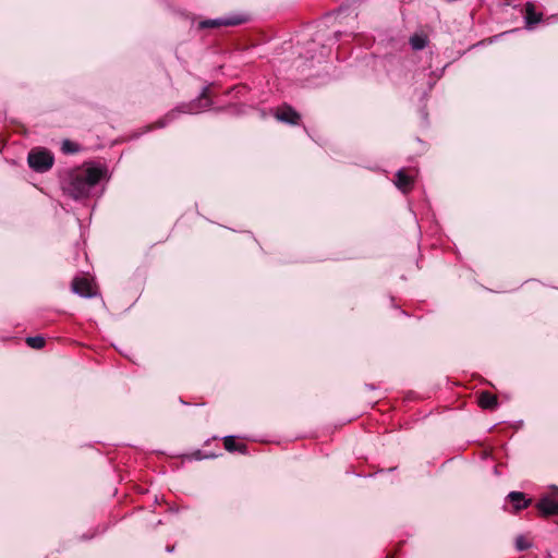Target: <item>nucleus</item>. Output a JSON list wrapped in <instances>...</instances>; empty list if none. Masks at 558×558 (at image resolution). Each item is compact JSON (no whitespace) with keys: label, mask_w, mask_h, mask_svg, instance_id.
Instances as JSON below:
<instances>
[{"label":"nucleus","mask_w":558,"mask_h":558,"mask_svg":"<svg viewBox=\"0 0 558 558\" xmlns=\"http://www.w3.org/2000/svg\"><path fill=\"white\" fill-rule=\"evenodd\" d=\"M104 174L100 167L77 168L68 173L63 181V190L74 199L87 197Z\"/></svg>","instance_id":"f257e3e1"},{"label":"nucleus","mask_w":558,"mask_h":558,"mask_svg":"<svg viewBox=\"0 0 558 558\" xmlns=\"http://www.w3.org/2000/svg\"><path fill=\"white\" fill-rule=\"evenodd\" d=\"M29 168L36 172H46L53 166V155L46 148H33L27 156Z\"/></svg>","instance_id":"f03ea898"},{"label":"nucleus","mask_w":558,"mask_h":558,"mask_svg":"<svg viewBox=\"0 0 558 558\" xmlns=\"http://www.w3.org/2000/svg\"><path fill=\"white\" fill-rule=\"evenodd\" d=\"M210 105L209 87H205L199 97L194 102L183 106L181 111L185 113H195L202 109L210 107Z\"/></svg>","instance_id":"7ed1b4c3"},{"label":"nucleus","mask_w":558,"mask_h":558,"mask_svg":"<svg viewBox=\"0 0 558 558\" xmlns=\"http://www.w3.org/2000/svg\"><path fill=\"white\" fill-rule=\"evenodd\" d=\"M247 17L244 15H234L230 17H221L216 20H208L202 23L203 27H219V26H236L244 24Z\"/></svg>","instance_id":"20e7f679"},{"label":"nucleus","mask_w":558,"mask_h":558,"mask_svg":"<svg viewBox=\"0 0 558 558\" xmlns=\"http://www.w3.org/2000/svg\"><path fill=\"white\" fill-rule=\"evenodd\" d=\"M275 117L281 121L292 125H298L301 116L289 105H283L276 110Z\"/></svg>","instance_id":"39448f33"},{"label":"nucleus","mask_w":558,"mask_h":558,"mask_svg":"<svg viewBox=\"0 0 558 558\" xmlns=\"http://www.w3.org/2000/svg\"><path fill=\"white\" fill-rule=\"evenodd\" d=\"M536 509L545 518L558 515V501L550 497H543L537 501Z\"/></svg>","instance_id":"423d86ee"},{"label":"nucleus","mask_w":558,"mask_h":558,"mask_svg":"<svg viewBox=\"0 0 558 558\" xmlns=\"http://www.w3.org/2000/svg\"><path fill=\"white\" fill-rule=\"evenodd\" d=\"M524 19L526 27L532 28L535 24L542 21L543 13L537 12L535 4L529 1L524 4Z\"/></svg>","instance_id":"0eeeda50"},{"label":"nucleus","mask_w":558,"mask_h":558,"mask_svg":"<svg viewBox=\"0 0 558 558\" xmlns=\"http://www.w3.org/2000/svg\"><path fill=\"white\" fill-rule=\"evenodd\" d=\"M396 185L399 190L407 193L413 189L414 178L405 169H400L396 174Z\"/></svg>","instance_id":"6e6552de"},{"label":"nucleus","mask_w":558,"mask_h":558,"mask_svg":"<svg viewBox=\"0 0 558 558\" xmlns=\"http://www.w3.org/2000/svg\"><path fill=\"white\" fill-rule=\"evenodd\" d=\"M72 289L75 293L82 296H92L94 295L93 284L87 278H75L72 281Z\"/></svg>","instance_id":"1a4fd4ad"},{"label":"nucleus","mask_w":558,"mask_h":558,"mask_svg":"<svg viewBox=\"0 0 558 558\" xmlns=\"http://www.w3.org/2000/svg\"><path fill=\"white\" fill-rule=\"evenodd\" d=\"M508 500L512 505L514 512L526 509L532 502V499L526 498L525 495L520 492H511L508 495Z\"/></svg>","instance_id":"9d476101"},{"label":"nucleus","mask_w":558,"mask_h":558,"mask_svg":"<svg viewBox=\"0 0 558 558\" xmlns=\"http://www.w3.org/2000/svg\"><path fill=\"white\" fill-rule=\"evenodd\" d=\"M478 405L484 410H495L498 405L496 395L489 391H482L478 396Z\"/></svg>","instance_id":"9b49d317"},{"label":"nucleus","mask_w":558,"mask_h":558,"mask_svg":"<svg viewBox=\"0 0 558 558\" xmlns=\"http://www.w3.org/2000/svg\"><path fill=\"white\" fill-rule=\"evenodd\" d=\"M223 447L229 452L246 453L247 446L244 442H239L234 436H226L223 438Z\"/></svg>","instance_id":"f8f14e48"},{"label":"nucleus","mask_w":558,"mask_h":558,"mask_svg":"<svg viewBox=\"0 0 558 558\" xmlns=\"http://www.w3.org/2000/svg\"><path fill=\"white\" fill-rule=\"evenodd\" d=\"M427 37L425 35L415 34L410 38V45L413 50H422L427 45Z\"/></svg>","instance_id":"ddd939ff"},{"label":"nucleus","mask_w":558,"mask_h":558,"mask_svg":"<svg viewBox=\"0 0 558 558\" xmlns=\"http://www.w3.org/2000/svg\"><path fill=\"white\" fill-rule=\"evenodd\" d=\"M26 343H27L28 347L38 350V349H43L45 347L46 340L41 336L27 337L26 338Z\"/></svg>","instance_id":"4468645a"},{"label":"nucleus","mask_w":558,"mask_h":558,"mask_svg":"<svg viewBox=\"0 0 558 558\" xmlns=\"http://www.w3.org/2000/svg\"><path fill=\"white\" fill-rule=\"evenodd\" d=\"M61 150L63 154H75L80 150V146L77 143L64 140L61 145Z\"/></svg>","instance_id":"2eb2a0df"},{"label":"nucleus","mask_w":558,"mask_h":558,"mask_svg":"<svg viewBox=\"0 0 558 558\" xmlns=\"http://www.w3.org/2000/svg\"><path fill=\"white\" fill-rule=\"evenodd\" d=\"M515 546L519 550H524L530 547V543L525 539L524 536L520 535L515 539Z\"/></svg>","instance_id":"dca6fc26"},{"label":"nucleus","mask_w":558,"mask_h":558,"mask_svg":"<svg viewBox=\"0 0 558 558\" xmlns=\"http://www.w3.org/2000/svg\"><path fill=\"white\" fill-rule=\"evenodd\" d=\"M173 118H174V113H173V112H170V113H168V114H167L162 120L158 121V122H157V125H158L159 128H163V126L167 124V122H168L169 120L173 119Z\"/></svg>","instance_id":"f3484780"},{"label":"nucleus","mask_w":558,"mask_h":558,"mask_svg":"<svg viewBox=\"0 0 558 558\" xmlns=\"http://www.w3.org/2000/svg\"><path fill=\"white\" fill-rule=\"evenodd\" d=\"M174 550V546H167V551L171 553Z\"/></svg>","instance_id":"a211bd4d"}]
</instances>
